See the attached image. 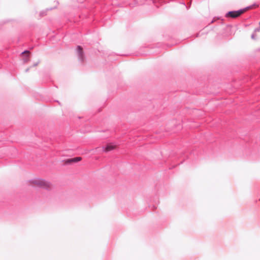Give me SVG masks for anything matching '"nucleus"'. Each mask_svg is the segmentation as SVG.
I'll return each mask as SVG.
<instances>
[{
	"mask_svg": "<svg viewBox=\"0 0 260 260\" xmlns=\"http://www.w3.org/2000/svg\"><path fill=\"white\" fill-rule=\"evenodd\" d=\"M259 24H260V22H259Z\"/></svg>",
	"mask_w": 260,
	"mask_h": 260,
	"instance_id": "nucleus-7",
	"label": "nucleus"
},
{
	"mask_svg": "<svg viewBox=\"0 0 260 260\" xmlns=\"http://www.w3.org/2000/svg\"><path fill=\"white\" fill-rule=\"evenodd\" d=\"M22 54L24 56V57L23 58V60L25 62H27L29 60V52L28 51H24Z\"/></svg>",
	"mask_w": 260,
	"mask_h": 260,
	"instance_id": "nucleus-5",
	"label": "nucleus"
},
{
	"mask_svg": "<svg viewBox=\"0 0 260 260\" xmlns=\"http://www.w3.org/2000/svg\"><path fill=\"white\" fill-rule=\"evenodd\" d=\"M81 159H82L81 157H75V158H74L73 159H71V160H70V162H76L80 161Z\"/></svg>",
	"mask_w": 260,
	"mask_h": 260,
	"instance_id": "nucleus-6",
	"label": "nucleus"
},
{
	"mask_svg": "<svg viewBox=\"0 0 260 260\" xmlns=\"http://www.w3.org/2000/svg\"><path fill=\"white\" fill-rule=\"evenodd\" d=\"M29 182L30 185L47 190H51L53 188V185L51 182L42 179H34L30 180Z\"/></svg>",
	"mask_w": 260,
	"mask_h": 260,
	"instance_id": "nucleus-1",
	"label": "nucleus"
},
{
	"mask_svg": "<svg viewBox=\"0 0 260 260\" xmlns=\"http://www.w3.org/2000/svg\"><path fill=\"white\" fill-rule=\"evenodd\" d=\"M249 8H245L236 11H230L226 14V17L236 18L245 12Z\"/></svg>",
	"mask_w": 260,
	"mask_h": 260,
	"instance_id": "nucleus-2",
	"label": "nucleus"
},
{
	"mask_svg": "<svg viewBox=\"0 0 260 260\" xmlns=\"http://www.w3.org/2000/svg\"><path fill=\"white\" fill-rule=\"evenodd\" d=\"M117 148V146L116 145L113 144H108L104 149V151L106 152L112 151L114 149H115Z\"/></svg>",
	"mask_w": 260,
	"mask_h": 260,
	"instance_id": "nucleus-3",
	"label": "nucleus"
},
{
	"mask_svg": "<svg viewBox=\"0 0 260 260\" xmlns=\"http://www.w3.org/2000/svg\"><path fill=\"white\" fill-rule=\"evenodd\" d=\"M77 52H78V55L80 57V58L82 60H83V48L80 46H78L77 47Z\"/></svg>",
	"mask_w": 260,
	"mask_h": 260,
	"instance_id": "nucleus-4",
	"label": "nucleus"
}]
</instances>
